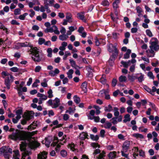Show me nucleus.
I'll return each instance as SVG.
<instances>
[{"mask_svg": "<svg viewBox=\"0 0 159 159\" xmlns=\"http://www.w3.org/2000/svg\"><path fill=\"white\" fill-rule=\"evenodd\" d=\"M113 109L112 107L110 104L108 106L105 107L104 108V110L106 112H110L112 111Z\"/></svg>", "mask_w": 159, "mask_h": 159, "instance_id": "nucleus-42", "label": "nucleus"}, {"mask_svg": "<svg viewBox=\"0 0 159 159\" xmlns=\"http://www.w3.org/2000/svg\"><path fill=\"white\" fill-rule=\"evenodd\" d=\"M66 19L68 22L71 23L73 22L72 16V15L70 12H67L66 14Z\"/></svg>", "mask_w": 159, "mask_h": 159, "instance_id": "nucleus-21", "label": "nucleus"}, {"mask_svg": "<svg viewBox=\"0 0 159 159\" xmlns=\"http://www.w3.org/2000/svg\"><path fill=\"white\" fill-rule=\"evenodd\" d=\"M47 52L48 53L47 56L49 57H52V49L51 48H49L47 49Z\"/></svg>", "mask_w": 159, "mask_h": 159, "instance_id": "nucleus-56", "label": "nucleus"}, {"mask_svg": "<svg viewBox=\"0 0 159 159\" xmlns=\"http://www.w3.org/2000/svg\"><path fill=\"white\" fill-rule=\"evenodd\" d=\"M68 147L72 151H74L75 150V145L74 143L69 144L68 146Z\"/></svg>", "mask_w": 159, "mask_h": 159, "instance_id": "nucleus-64", "label": "nucleus"}, {"mask_svg": "<svg viewBox=\"0 0 159 159\" xmlns=\"http://www.w3.org/2000/svg\"><path fill=\"white\" fill-rule=\"evenodd\" d=\"M17 45L20 47H32V45L30 43L27 42L24 43H17Z\"/></svg>", "mask_w": 159, "mask_h": 159, "instance_id": "nucleus-14", "label": "nucleus"}, {"mask_svg": "<svg viewBox=\"0 0 159 159\" xmlns=\"http://www.w3.org/2000/svg\"><path fill=\"white\" fill-rule=\"evenodd\" d=\"M120 2V0H116L113 3V7L116 9L118 7V4Z\"/></svg>", "mask_w": 159, "mask_h": 159, "instance_id": "nucleus-45", "label": "nucleus"}, {"mask_svg": "<svg viewBox=\"0 0 159 159\" xmlns=\"http://www.w3.org/2000/svg\"><path fill=\"white\" fill-rule=\"evenodd\" d=\"M12 152V150L11 148L4 146L0 148V153L1 155H3L8 153L11 154Z\"/></svg>", "mask_w": 159, "mask_h": 159, "instance_id": "nucleus-6", "label": "nucleus"}, {"mask_svg": "<svg viewBox=\"0 0 159 159\" xmlns=\"http://www.w3.org/2000/svg\"><path fill=\"white\" fill-rule=\"evenodd\" d=\"M25 131L16 129L9 135V138L14 141H22L26 140Z\"/></svg>", "mask_w": 159, "mask_h": 159, "instance_id": "nucleus-1", "label": "nucleus"}, {"mask_svg": "<svg viewBox=\"0 0 159 159\" xmlns=\"http://www.w3.org/2000/svg\"><path fill=\"white\" fill-rule=\"evenodd\" d=\"M31 153L30 152L27 151H25L24 153H22V156L21 159H25V157L26 156L30 154Z\"/></svg>", "mask_w": 159, "mask_h": 159, "instance_id": "nucleus-43", "label": "nucleus"}, {"mask_svg": "<svg viewBox=\"0 0 159 159\" xmlns=\"http://www.w3.org/2000/svg\"><path fill=\"white\" fill-rule=\"evenodd\" d=\"M47 93L48 94V97L49 98H51L53 97V92L52 89H49L47 92Z\"/></svg>", "mask_w": 159, "mask_h": 159, "instance_id": "nucleus-48", "label": "nucleus"}, {"mask_svg": "<svg viewBox=\"0 0 159 159\" xmlns=\"http://www.w3.org/2000/svg\"><path fill=\"white\" fill-rule=\"evenodd\" d=\"M61 155L63 157H65L67 155V152L65 150H62L60 152Z\"/></svg>", "mask_w": 159, "mask_h": 159, "instance_id": "nucleus-58", "label": "nucleus"}, {"mask_svg": "<svg viewBox=\"0 0 159 159\" xmlns=\"http://www.w3.org/2000/svg\"><path fill=\"white\" fill-rule=\"evenodd\" d=\"M118 110V108L116 107L114 108V115L115 117H118L120 113Z\"/></svg>", "mask_w": 159, "mask_h": 159, "instance_id": "nucleus-46", "label": "nucleus"}, {"mask_svg": "<svg viewBox=\"0 0 159 159\" xmlns=\"http://www.w3.org/2000/svg\"><path fill=\"white\" fill-rule=\"evenodd\" d=\"M133 136L138 139H142L144 138L142 134L139 133L133 134Z\"/></svg>", "mask_w": 159, "mask_h": 159, "instance_id": "nucleus-35", "label": "nucleus"}, {"mask_svg": "<svg viewBox=\"0 0 159 159\" xmlns=\"http://www.w3.org/2000/svg\"><path fill=\"white\" fill-rule=\"evenodd\" d=\"M40 143L36 141H30L29 143V147L31 149H34L39 146Z\"/></svg>", "mask_w": 159, "mask_h": 159, "instance_id": "nucleus-11", "label": "nucleus"}, {"mask_svg": "<svg viewBox=\"0 0 159 159\" xmlns=\"http://www.w3.org/2000/svg\"><path fill=\"white\" fill-rule=\"evenodd\" d=\"M74 102L77 104H78L80 101V98L77 95H75L74 97Z\"/></svg>", "mask_w": 159, "mask_h": 159, "instance_id": "nucleus-53", "label": "nucleus"}, {"mask_svg": "<svg viewBox=\"0 0 159 159\" xmlns=\"http://www.w3.org/2000/svg\"><path fill=\"white\" fill-rule=\"evenodd\" d=\"M0 29H3V30L5 31V32L8 34V30L6 28L3 24L0 22Z\"/></svg>", "mask_w": 159, "mask_h": 159, "instance_id": "nucleus-52", "label": "nucleus"}, {"mask_svg": "<svg viewBox=\"0 0 159 159\" xmlns=\"http://www.w3.org/2000/svg\"><path fill=\"white\" fill-rule=\"evenodd\" d=\"M146 33L147 35L149 37H151L153 36L152 32L149 29H147L146 30Z\"/></svg>", "mask_w": 159, "mask_h": 159, "instance_id": "nucleus-55", "label": "nucleus"}, {"mask_svg": "<svg viewBox=\"0 0 159 159\" xmlns=\"http://www.w3.org/2000/svg\"><path fill=\"white\" fill-rule=\"evenodd\" d=\"M39 124V122L38 121H34L29 125L27 129L28 130H31L35 129L37 127Z\"/></svg>", "mask_w": 159, "mask_h": 159, "instance_id": "nucleus-10", "label": "nucleus"}, {"mask_svg": "<svg viewBox=\"0 0 159 159\" xmlns=\"http://www.w3.org/2000/svg\"><path fill=\"white\" fill-rule=\"evenodd\" d=\"M51 29V32H54V33L57 34H60V32L58 30L57 27L55 25H53L52 27L50 28Z\"/></svg>", "mask_w": 159, "mask_h": 159, "instance_id": "nucleus-20", "label": "nucleus"}, {"mask_svg": "<svg viewBox=\"0 0 159 159\" xmlns=\"http://www.w3.org/2000/svg\"><path fill=\"white\" fill-rule=\"evenodd\" d=\"M125 119L123 120V122L125 123L127 121H130V115L128 114H126L124 117Z\"/></svg>", "mask_w": 159, "mask_h": 159, "instance_id": "nucleus-49", "label": "nucleus"}, {"mask_svg": "<svg viewBox=\"0 0 159 159\" xmlns=\"http://www.w3.org/2000/svg\"><path fill=\"white\" fill-rule=\"evenodd\" d=\"M91 145L94 148H96L97 147L98 148L100 147V145L98 143H91Z\"/></svg>", "mask_w": 159, "mask_h": 159, "instance_id": "nucleus-63", "label": "nucleus"}, {"mask_svg": "<svg viewBox=\"0 0 159 159\" xmlns=\"http://www.w3.org/2000/svg\"><path fill=\"white\" fill-rule=\"evenodd\" d=\"M130 60H129L127 62L124 61H121V63L123 65L124 67L127 68L128 66L130 65Z\"/></svg>", "mask_w": 159, "mask_h": 159, "instance_id": "nucleus-39", "label": "nucleus"}, {"mask_svg": "<svg viewBox=\"0 0 159 159\" xmlns=\"http://www.w3.org/2000/svg\"><path fill=\"white\" fill-rule=\"evenodd\" d=\"M136 9L137 11V13H138V16L140 17L142 16V13L143 12V11L142 8L139 6H138L136 7Z\"/></svg>", "mask_w": 159, "mask_h": 159, "instance_id": "nucleus-28", "label": "nucleus"}, {"mask_svg": "<svg viewBox=\"0 0 159 159\" xmlns=\"http://www.w3.org/2000/svg\"><path fill=\"white\" fill-rule=\"evenodd\" d=\"M31 53L32 54V58L34 61L39 62L41 59L39 55V49L37 47L31 48L30 50Z\"/></svg>", "mask_w": 159, "mask_h": 159, "instance_id": "nucleus-3", "label": "nucleus"}, {"mask_svg": "<svg viewBox=\"0 0 159 159\" xmlns=\"http://www.w3.org/2000/svg\"><path fill=\"white\" fill-rule=\"evenodd\" d=\"M90 137L92 140L94 141H97L99 139V136L98 135H94L91 134L90 135Z\"/></svg>", "mask_w": 159, "mask_h": 159, "instance_id": "nucleus-51", "label": "nucleus"}, {"mask_svg": "<svg viewBox=\"0 0 159 159\" xmlns=\"http://www.w3.org/2000/svg\"><path fill=\"white\" fill-rule=\"evenodd\" d=\"M133 152V156L134 158H136L139 155L138 152H139V148L138 147H134L132 149Z\"/></svg>", "mask_w": 159, "mask_h": 159, "instance_id": "nucleus-22", "label": "nucleus"}, {"mask_svg": "<svg viewBox=\"0 0 159 159\" xmlns=\"http://www.w3.org/2000/svg\"><path fill=\"white\" fill-rule=\"evenodd\" d=\"M27 144L25 142H22L20 145V149L21 151H25L26 149Z\"/></svg>", "mask_w": 159, "mask_h": 159, "instance_id": "nucleus-29", "label": "nucleus"}, {"mask_svg": "<svg viewBox=\"0 0 159 159\" xmlns=\"http://www.w3.org/2000/svg\"><path fill=\"white\" fill-rule=\"evenodd\" d=\"M106 152L104 151H102L99 155H98L97 158L98 159H104V157L105 156Z\"/></svg>", "mask_w": 159, "mask_h": 159, "instance_id": "nucleus-40", "label": "nucleus"}, {"mask_svg": "<svg viewBox=\"0 0 159 159\" xmlns=\"http://www.w3.org/2000/svg\"><path fill=\"white\" fill-rule=\"evenodd\" d=\"M45 40L44 38H40L39 39L38 41V44L40 45L44 44V43L45 42Z\"/></svg>", "mask_w": 159, "mask_h": 159, "instance_id": "nucleus-57", "label": "nucleus"}, {"mask_svg": "<svg viewBox=\"0 0 159 159\" xmlns=\"http://www.w3.org/2000/svg\"><path fill=\"white\" fill-rule=\"evenodd\" d=\"M88 135L87 133L85 132H82L80 134L79 136L80 139L81 140H84L86 139H88Z\"/></svg>", "mask_w": 159, "mask_h": 159, "instance_id": "nucleus-19", "label": "nucleus"}, {"mask_svg": "<svg viewBox=\"0 0 159 159\" xmlns=\"http://www.w3.org/2000/svg\"><path fill=\"white\" fill-rule=\"evenodd\" d=\"M150 49H148L146 51L149 57H153L155 55L154 51H157L159 49V45L158 44L151 45L149 46Z\"/></svg>", "mask_w": 159, "mask_h": 159, "instance_id": "nucleus-4", "label": "nucleus"}, {"mask_svg": "<svg viewBox=\"0 0 159 159\" xmlns=\"http://www.w3.org/2000/svg\"><path fill=\"white\" fill-rule=\"evenodd\" d=\"M77 17L79 19L83 20L84 22H86V20L84 19V12H81L78 13L77 14Z\"/></svg>", "mask_w": 159, "mask_h": 159, "instance_id": "nucleus-24", "label": "nucleus"}, {"mask_svg": "<svg viewBox=\"0 0 159 159\" xmlns=\"http://www.w3.org/2000/svg\"><path fill=\"white\" fill-rule=\"evenodd\" d=\"M87 82L86 81L83 82L81 86V89L84 93H86L87 91Z\"/></svg>", "mask_w": 159, "mask_h": 159, "instance_id": "nucleus-23", "label": "nucleus"}, {"mask_svg": "<svg viewBox=\"0 0 159 159\" xmlns=\"http://www.w3.org/2000/svg\"><path fill=\"white\" fill-rule=\"evenodd\" d=\"M131 50L129 49H127L126 53L124 54V58L125 59L129 58L130 57V54L131 53Z\"/></svg>", "mask_w": 159, "mask_h": 159, "instance_id": "nucleus-37", "label": "nucleus"}, {"mask_svg": "<svg viewBox=\"0 0 159 159\" xmlns=\"http://www.w3.org/2000/svg\"><path fill=\"white\" fill-rule=\"evenodd\" d=\"M34 113L33 111H28L24 113L23 117L29 120L34 117Z\"/></svg>", "mask_w": 159, "mask_h": 159, "instance_id": "nucleus-7", "label": "nucleus"}, {"mask_svg": "<svg viewBox=\"0 0 159 159\" xmlns=\"http://www.w3.org/2000/svg\"><path fill=\"white\" fill-rule=\"evenodd\" d=\"M108 50L110 52H114L112 55V57L114 58L118 55V51L116 46L113 45L111 44H109L108 46Z\"/></svg>", "mask_w": 159, "mask_h": 159, "instance_id": "nucleus-5", "label": "nucleus"}, {"mask_svg": "<svg viewBox=\"0 0 159 159\" xmlns=\"http://www.w3.org/2000/svg\"><path fill=\"white\" fill-rule=\"evenodd\" d=\"M75 110V109L74 108V109H72L71 107H70L68 110H66V113H69L70 114H71L74 113Z\"/></svg>", "mask_w": 159, "mask_h": 159, "instance_id": "nucleus-47", "label": "nucleus"}, {"mask_svg": "<svg viewBox=\"0 0 159 159\" xmlns=\"http://www.w3.org/2000/svg\"><path fill=\"white\" fill-rule=\"evenodd\" d=\"M67 45V43L66 42H63L61 44V46L59 48L60 50H65L66 49V47Z\"/></svg>", "mask_w": 159, "mask_h": 159, "instance_id": "nucleus-33", "label": "nucleus"}, {"mask_svg": "<svg viewBox=\"0 0 159 159\" xmlns=\"http://www.w3.org/2000/svg\"><path fill=\"white\" fill-rule=\"evenodd\" d=\"M101 4L104 6H108L109 5V3L107 0H104L102 1Z\"/></svg>", "mask_w": 159, "mask_h": 159, "instance_id": "nucleus-60", "label": "nucleus"}, {"mask_svg": "<svg viewBox=\"0 0 159 159\" xmlns=\"http://www.w3.org/2000/svg\"><path fill=\"white\" fill-rule=\"evenodd\" d=\"M28 13H25L24 14L20 15L19 16V19L20 20H24L25 19V17L28 15Z\"/></svg>", "mask_w": 159, "mask_h": 159, "instance_id": "nucleus-50", "label": "nucleus"}, {"mask_svg": "<svg viewBox=\"0 0 159 159\" xmlns=\"http://www.w3.org/2000/svg\"><path fill=\"white\" fill-rule=\"evenodd\" d=\"M60 104V99L57 98H56L53 100V103L52 108H56L58 107Z\"/></svg>", "mask_w": 159, "mask_h": 159, "instance_id": "nucleus-15", "label": "nucleus"}, {"mask_svg": "<svg viewBox=\"0 0 159 159\" xmlns=\"http://www.w3.org/2000/svg\"><path fill=\"white\" fill-rule=\"evenodd\" d=\"M52 137L49 136L46 138L44 141H43V143L44 144L46 147H48L52 141Z\"/></svg>", "mask_w": 159, "mask_h": 159, "instance_id": "nucleus-12", "label": "nucleus"}, {"mask_svg": "<svg viewBox=\"0 0 159 159\" xmlns=\"http://www.w3.org/2000/svg\"><path fill=\"white\" fill-rule=\"evenodd\" d=\"M47 154V152L43 151L38 155V159H46Z\"/></svg>", "mask_w": 159, "mask_h": 159, "instance_id": "nucleus-17", "label": "nucleus"}, {"mask_svg": "<svg viewBox=\"0 0 159 159\" xmlns=\"http://www.w3.org/2000/svg\"><path fill=\"white\" fill-rule=\"evenodd\" d=\"M119 80L121 83L125 82L127 81V78L126 76L121 75L119 77Z\"/></svg>", "mask_w": 159, "mask_h": 159, "instance_id": "nucleus-34", "label": "nucleus"}, {"mask_svg": "<svg viewBox=\"0 0 159 159\" xmlns=\"http://www.w3.org/2000/svg\"><path fill=\"white\" fill-rule=\"evenodd\" d=\"M68 36L66 34H63L62 35H60L59 36V39L62 41L66 40L68 38Z\"/></svg>", "mask_w": 159, "mask_h": 159, "instance_id": "nucleus-41", "label": "nucleus"}, {"mask_svg": "<svg viewBox=\"0 0 159 159\" xmlns=\"http://www.w3.org/2000/svg\"><path fill=\"white\" fill-rule=\"evenodd\" d=\"M112 125L109 122H107L104 125V127L106 129H109L110 128Z\"/></svg>", "mask_w": 159, "mask_h": 159, "instance_id": "nucleus-59", "label": "nucleus"}, {"mask_svg": "<svg viewBox=\"0 0 159 159\" xmlns=\"http://www.w3.org/2000/svg\"><path fill=\"white\" fill-rule=\"evenodd\" d=\"M51 146L54 147L56 146L55 148V150L57 152L59 151L60 148L61 147V145L59 144H57V142H53L51 144Z\"/></svg>", "mask_w": 159, "mask_h": 159, "instance_id": "nucleus-31", "label": "nucleus"}, {"mask_svg": "<svg viewBox=\"0 0 159 159\" xmlns=\"http://www.w3.org/2000/svg\"><path fill=\"white\" fill-rule=\"evenodd\" d=\"M71 55V53L67 51L66 52H65V55H64L63 57V59L64 60H66L67 59V57L68 56H70Z\"/></svg>", "mask_w": 159, "mask_h": 159, "instance_id": "nucleus-62", "label": "nucleus"}, {"mask_svg": "<svg viewBox=\"0 0 159 159\" xmlns=\"http://www.w3.org/2000/svg\"><path fill=\"white\" fill-rule=\"evenodd\" d=\"M130 145V142L129 141H125L122 145V150L124 152H127L129 149Z\"/></svg>", "mask_w": 159, "mask_h": 159, "instance_id": "nucleus-9", "label": "nucleus"}, {"mask_svg": "<svg viewBox=\"0 0 159 159\" xmlns=\"http://www.w3.org/2000/svg\"><path fill=\"white\" fill-rule=\"evenodd\" d=\"M149 43L150 45H152L155 44H158V41L157 38H152L150 40Z\"/></svg>", "mask_w": 159, "mask_h": 159, "instance_id": "nucleus-32", "label": "nucleus"}, {"mask_svg": "<svg viewBox=\"0 0 159 159\" xmlns=\"http://www.w3.org/2000/svg\"><path fill=\"white\" fill-rule=\"evenodd\" d=\"M1 75L2 78L4 79L5 84L8 89H10L11 84L14 80V77L7 71L2 72Z\"/></svg>", "mask_w": 159, "mask_h": 159, "instance_id": "nucleus-2", "label": "nucleus"}, {"mask_svg": "<svg viewBox=\"0 0 159 159\" xmlns=\"http://www.w3.org/2000/svg\"><path fill=\"white\" fill-rule=\"evenodd\" d=\"M69 61L71 66L73 67H74L76 69H78L80 68L79 66L76 65L75 61L73 60L70 59L69 60Z\"/></svg>", "mask_w": 159, "mask_h": 159, "instance_id": "nucleus-26", "label": "nucleus"}, {"mask_svg": "<svg viewBox=\"0 0 159 159\" xmlns=\"http://www.w3.org/2000/svg\"><path fill=\"white\" fill-rule=\"evenodd\" d=\"M95 111L93 110H91L90 112L89 115L88 116V118L89 119L91 120H93V117L94 116Z\"/></svg>", "mask_w": 159, "mask_h": 159, "instance_id": "nucleus-38", "label": "nucleus"}, {"mask_svg": "<svg viewBox=\"0 0 159 159\" xmlns=\"http://www.w3.org/2000/svg\"><path fill=\"white\" fill-rule=\"evenodd\" d=\"M38 132L37 131H33L32 132H25V135L26 139L31 137L32 136L36 134Z\"/></svg>", "mask_w": 159, "mask_h": 159, "instance_id": "nucleus-18", "label": "nucleus"}, {"mask_svg": "<svg viewBox=\"0 0 159 159\" xmlns=\"http://www.w3.org/2000/svg\"><path fill=\"white\" fill-rule=\"evenodd\" d=\"M116 156V152L115 151L111 152L108 155V157L110 159L115 158Z\"/></svg>", "mask_w": 159, "mask_h": 159, "instance_id": "nucleus-27", "label": "nucleus"}, {"mask_svg": "<svg viewBox=\"0 0 159 159\" xmlns=\"http://www.w3.org/2000/svg\"><path fill=\"white\" fill-rule=\"evenodd\" d=\"M44 6L41 5L40 6V11L41 12L43 13L46 10V12L48 13H49L51 12V10L49 8V5L48 3H46V2H44Z\"/></svg>", "mask_w": 159, "mask_h": 159, "instance_id": "nucleus-8", "label": "nucleus"}, {"mask_svg": "<svg viewBox=\"0 0 159 159\" xmlns=\"http://www.w3.org/2000/svg\"><path fill=\"white\" fill-rule=\"evenodd\" d=\"M100 82L103 84H105V87L106 88H108L109 85L106 84L107 80L106 79V76L104 75H102L101 77L100 78Z\"/></svg>", "mask_w": 159, "mask_h": 159, "instance_id": "nucleus-16", "label": "nucleus"}, {"mask_svg": "<svg viewBox=\"0 0 159 159\" xmlns=\"http://www.w3.org/2000/svg\"><path fill=\"white\" fill-rule=\"evenodd\" d=\"M111 16L112 19L113 20H116L118 18V13H115V14H111Z\"/></svg>", "mask_w": 159, "mask_h": 159, "instance_id": "nucleus-54", "label": "nucleus"}, {"mask_svg": "<svg viewBox=\"0 0 159 159\" xmlns=\"http://www.w3.org/2000/svg\"><path fill=\"white\" fill-rule=\"evenodd\" d=\"M73 70L72 69H70L68 71L67 73L68 78L69 79H71L72 78V75L73 73Z\"/></svg>", "mask_w": 159, "mask_h": 159, "instance_id": "nucleus-44", "label": "nucleus"}, {"mask_svg": "<svg viewBox=\"0 0 159 159\" xmlns=\"http://www.w3.org/2000/svg\"><path fill=\"white\" fill-rule=\"evenodd\" d=\"M59 72V70L57 68H55L54 70H50L48 72V74L52 77H54L58 74Z\"/></svg>", "mask_w": 159, "mask_h": 159, "instance_id": "nucleus-13", "label": "nucleus"}, {"mask_svg": "<svg viewBox=\"0 0 159 159\" xmlns=\"http://www.w3.org/2000/svg\"><path fill=\"white\" fill-rule=\"evenodd\" d=\"M40 82V81L38 79H36L35 80V81L33 83L32 87H37L38 86V83H39Z\"/></svg>", "mask_w": 159, "mask_h": 159, "instance_id": "nucleus-61", "label": "nucleus"}, {"mask_svg": "<svg viewBox=\"0 0 159 159\" xmlns=\"http://www.w3.org/2000/svg\"><path fill=\"white\" fill-rule=\"evenodd\" d=\"M136 76L138 77L137 79L140 82H142L144 80V75L142 73L136 74Z\"/></svg>", "mask_w": 159, "mask_h": 159, "instance_id": "nucleus-30", "label": "nucleus"}, {"mask_svg": "<svg viewBox=\"0 0 159 159\" xmlns=\"http://www.w3.org/2000/svg\"><path fill=\"white\" fill-rule=\"evenodd\" d=\"M137 77H138L136 76V74H135L134 75H128V77L129 80L131 82L134 81L135 80L137 79Z\"/></svg>", "mask_w": 159, "mask_h": 159, "instance_id": "nucleus-36", "label": "nucleus"}, {"mask_svg": "<svg viewBox=\"0 0 159 159\" xmlns=\"http://www.w3.org/2000/svg\"><path fill=\"white\" fill-rule=\"evenodd\" d=\"M13 152L14 153L13 155V159H20V155L19 150L14 151Z\"/></svg>", "mask_w": 159, "mask_h": 159, "instance_id": "nucleus-25", "label": "nucleus"}]
</instances>
